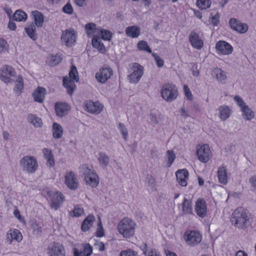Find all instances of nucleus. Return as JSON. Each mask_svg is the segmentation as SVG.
Masks as SVG:
<instances>
[{
	"label": "nucleus",
	"mask_w": 256,
	"mask_h": 256,
	"mask_svg": "<svg viewBox=\"0 0 256 256\" xmlns=\"http://www.w3.org/2000/svg\"><path fill=\"white\" fill-rule=\"evenodd\" d=\"M231 222L238 229H246L252 224V218L247 210L238 208L232 214Z\"/></svg>",
	"instance_id": "nucleus-1"
},
{
	"label": "nucleus",
	"mask_w": 256,
	"mask_h": 256,
	"mask_svg": "<svg viewBox=\"0 0 256 256\" xmlns=\"http://www.w3.org/2000/svg\"><path fill=\"white\" fill-rule=\"evenodd\" d=\"M136 226V224L133 220L124 218L118 223L117 229L124 238H128L134 234Z\"/></svg>",
	"instance_id": "nucleus-2"
},
{
	"label": "nucleus",
	"mask_w": 256,
	"mask_h": 256,
	"mask_svg": "<svg viewBox=\"0 0 256 256\" xmlns=\"http://www.w3.org/2000/svg\"><path fill=\"white\" fill-rule=\"evenodd\" d=\"M80 168L84 175V180L86 184L92 188L96 187L99 183V178L93 168L86 164H82Z\"/></svg>",
	"instance_id": "nucleus-3"
},
{
	"label": "nucleus",
	"mask_w": 256,
	"mask_h": 256,
	"mask_svg": "<svg viewBox=\"0 0 256 256\" xmlns=\"http://www.w3.org/2000/svg\"><path fill=\"white\" fill-rule=\"evenodd\" d=\"M160 94L164 100L172 102L176 99L178 95V92L175 84L167 82L162 86Z\"/></svg>",
	"instance_id": "nucleus-4"
},
{
	"label": "nucleus",
	"mask_w": 256,
	"mask_h": 256,
	"mask_svg": "<svg viewBox=\"0 0 256 256\" xmlns=\"http://www.w3.org/2000/svg\"><path fill=\"white\" fill-rule=\"evenodd\" d=\"M43 194L50 199V207L54 210H58L64 200V196L60 192L46 189L43 192Z\"/></svg>",
	"instance_id": "nucleus-5"
},
{
	"label": "nucleus",
	"mask_w": 256,
	"mask_h": 256,
	"mask_svg": "<svg viewBox=\"0 0 256 256\" xmlns=\"http://www.w3.org/2000/svg\"><path fill=\"white\" fill-rule=\"evenodd\" d=\"M20 165L23 171L30 174H34L38 168L36 158L31 156H24L20 161Z\"/></svg>",
	"instance_id": "nucleus-6"
},
{
	"label": "nucleus",
	"mask_w": 256,
	"mask_h": 256,
	"mask_svg": "<svg viewBox=\"0 0 256 256\" xmlns=\"http://www.w3.org/2000/svg\"><path fill=\"white\" fill-rule=\"evenodd\" d=\"M132 73L128 75V80L131 83L137 84L144 74V68L139 64L132 63L130 68Z\"/></svg>",
	"instance_id": "nucleus-7"
},
{
	"label": "nucleus",
	"mask_w": 256,
	"mask_h": 256,
	"mask_svg": "<svg viewBox=\"0 0 256 256\" xmlns=\"http://www.w3.org/2000/svg\"><path fill=\"white\" fill-rule=\"evenodd\" d=\"M76 34L72 28L63 30L61 35V40L62 44L68 47H72L76 42Z\"/></svg>",
	"instance_id": "nucleus-8"
},
{
	"label": "nucleus",
	"mask_w": 256,
	"mask_h": 256,
	"mask_svg": "<svg viewBox=\"0 0 256 256\" xmlns=\"http://www.w3.org/2000/svg\"><path fill=\"white\" fill-rule=\"evenodd\" d=\"M196 153L200 161L206 162L210 156L211 151L208 145H198Z\"/></svg>",
	"instance_id": "nucleus-9"
},
{
	"label": "nucleus",
	"mask_w": 256,
	"mask_h": 256,
	"mask_svg": "<svg viewBox=\"0 0 256 256\" xmlns=\"http://www.w3.org/2000/svg\"><path fill=\"white\" fill-rule=\"evenodd\" d=\"M47 254L48 256H64V248L60 244L53 242L48 246Z\"/></svg>",
	"instance_id": "nucleus-10"
},
{
	"label": "nucleus",
	"mask_w": 256,
	"mask_h": 256,
	"mask_svg": "<svg viewBox=\"0 0 256 256\" xmlns=\"http://www.w3.org/2000/svg\"><path fill=\"white\" fill-rule=\"evenodd\" d=\"M112 72L110 68H103L96 73L95 77L98 82L104 84L110 78Z\"/></svg>",
	"instance_id": "nucleus-11"
},
{
	"label": "nucleus",
	"mask_w": 256,
	"mask_h": 256,
	"mask_svg": "<svg viewBox=\"0 0 256 256\" xmlns=\"http://www.w3.org/2000/svg\"><path fill=\"white\" fill-rule=\"evenodd\" d=\"M184 239L188 244L196 245L199 244L202 240L200 234L196 231L186 232L184 235Z\"/></svg>",
	"instance_id": "nucleus-12"
},
{
	"label": "nucleus",
	"mask_w": 256,
	"mask_h": 256,
	"mask_svg": "<svg viewBox=\"0 0 256 256\" xmlns=\"http://www.w3.org/2000/svg\"><path fill=\"white\" fill-rule=\"evenodd\" d=\"M65 184L71 190H76L78 186V182L76 174L72 172H69L64 176Z\"/></svg>",
	"instance_id": "nucleus-13"
},
{
	"label": "nucleus",
	"mask_w": 256,
	"mask_h": 256,
	"mask_svg": "<svg viewBox=\"0 0 256 256\" xmlns=\"http://www.w3.org/2000/svg\"><path fill=\"white\" fill-rule=\"evenodd\" d=\"M216 48L219 52L225 55L232 54L233 50L232 46L228 42L223 40L218 42L216 44Z\"/></svg>",
	"instance_id": "nucleus-14"
},
{
	"label": "nucleus",
	"mask_w": 256,
	"mask_h": 256,
	"mask_svg": "<svg viewBox=\"0 0 256 256\" xmlns=\"http://www.w3.org/2000/svg\"><path fill=\"white\" fill-rule=\"evenodd\" d=\"M229 24L232 30L240 34H244L248 30V26L246 24L238 22L234 18H231L230 20Z\"/></svg>",
	"instance_id": "nucleus-15"
},
{
	"label": "nucleus",
	"mask_w": 256,
	"mask_h": 256,
	"mask_svg": "<svg viewBox=\"0 0 256 256\" xmlns=\"http://www.w3.org/2000/svg\"><path fill=\"white\" fill-rule=\"evenodd\" d=\"M103 106L98 102H94L90 100L86 104V110L92 114H99L102 110Z\"/></svg>",
	"instance_id": "nucleus-16"
},
{
	"label": "nucleus",
	"mask_w": 256,
	"mask_h": 256,
	"mask_svg": "<svg viewBox=\"0 0 256 256\" xmlns=\"http://www.w3.org/2000/svg\"><path fill=\"white\" fill-rule=\"evenodd\" d=\"M195 210L197 215L200 218H204L207 214L206 204L202 199H198L196 202Z\"/></svg>",
	"instance_id": "nucleus-17"
},
{
	"label": "nucleus",
	"mask_w": 256,
	"mask_h": 256,
	"mask_svg": "<svg viewBox=\"0 0 256 256\" xmlns=\"http://www.w3.org/2000/svg\"><path fill=\"white\" fill-rule=\"evenodd\" d=\"M56 114L58 116L62 117L66 115L70 110V106L66 102H56L54 106Z\"/></svg>",
	"instance_id": "nucleus-18"
},
{
	"label": "nucleus",
	"mask_w": 256,
	"mask_h": 256,
	"mask_svg": "<svg viewBox=\"0 0 256 256\" xmlns=\"http://www.w3.org/2000/svg\"><path fill=\"white\" fill-rule=\"evenodd\" d=\"M189 41L192 46L198 50H200L203 46L202 40L200 38L198 34L194 31L190 35Z\"/></svg>",
	"instance_id": "nucleus-19"
},
{
	"label": "nucleus",
	"mask_w": 256,
	"mask_h": 256,
	"mask_svg": "<svg viewBox=\"0 0 256 256\" xmlns=\"http://www.w3.org/2000/svg\"><path fill=\"white\" fill-rule=\"evenodd\" d=\"M176 176L178 183L182 186L187 185L186 180L188 178V172L186 169L180 170L176 172Z\"/></svg>",
	"instance_id": "nucleus-20"
},
{
	"label": "nucleus",
	"mask_w": 256,
	"mask_h": 256,
	"mask_svg": "<svg viewBox=\"0 0 256 256\" xmlns=\"http://www.w3.org/2000/svg\"><path fill=\"white\" fill-rule=\"evenodd\" d=\"M22 235L18 230H9L6 234V240L10 244L13 240L20 242L22 240Z\"/></svg>",
	"instance_id": "nucleus-21"
},
{
	"label": "nucleus",
	"mask_w": 256,
	"mask_h": 256,
	"mask_svg": "<svg viewBox=\"0 0 256 256\" xmlns=\"http://www.w3.org/2000/svg\"><path fill=\"white\" fill-rule=\"evenodd\" d=\"M92 46L98 49L99 52L104 54L106 50L104 44L102 42V38L97 34L93 36L92 39Z\"/></svg>",
	"instance_id": "nucleus-22"
},
{
	"label": "nucleus",
	"mask_w": 256,
	"mask_h": 256,
	"mask_svg": "<svg viewBox=\"0 0 256 256\" xmlns=\"http://www.w3.org/2000/svg\"><path fill=\"white\" fill-rule=\"evenodd\" d=\"M92 252V248L89 244L84 246L82 250H78V248H74V256H90Z\"/></svg>",
	"instance_id": "nucleus-23"
},
{
	"label": "nucleus",
	"mask_w": 256,
	"mask_h": 256,
	"mask_svg": "<svg viewBox=\"0 0 256 256\" xmlns=\"http://www.w3.org/2000/svg\"><path fill=\"white\" fill-rule=\"evenodd\" d=\"M46 90L44 88L38 87L32 93V96L36 102L42 103L45 97Z\"/></svg>",
	"instance_id": "nucleus-24"
},
{
	"label": "nucleus",
	"mask_w": 256,
	"mask_h": 256,
	"mask_svg": "<svg viewBox=\"0 0 256 256\" xmlns=\"http://www.w3.org/2000/svg\"><path fill=\"white\" fill-rule=\"evenodd\" d=\"M218 178L219 182L226 185L228 182V174L226 169L224 166H221L218 170Z\"/></svg>",
	"instance_id": "nucleus-25"
},
{
	"label": "nucleus",
	"mask_w": 256,
	"mask_h": 256,
	"mask_svg": "<svg viewBox=\"0 0 256 256\" xmlns=\"http://www.w3.org/2000/svg\"><path fill=\"white\" fill-rule=\"evenodd\" d=\"M74 82L68 77H64L63 78V85L67 89L68 92L70 95H72L76 86Z\"/></svg>",
	"instance_id": "nucleus-26"
},
{
	"label": "nucleus",
	"mask_w": 256,
	"mask_h": 256,
	"mask_svg": "<svg viewBox=\"0 0 256 256\" xmlns=\"http://www.w3.org/2000/svg\"><path fill=\"white\" fill-rule=\"evenodd\" d=\"M126 34L132 38H138L140 34V28L138 26H130L126 30Z\"/></svg>",
	"instance_id": "nucleus-27"
},
{
	"label": "nucleus",
	"mask_w": 256,
	"mask_h": 256,
	"mask_svg": "<svg viewBox=\"0 0 256 256\" xmlns=\"http://www.w3.org/2000/svg\"><path fill=\"white\" fill-rule=\"evenodd\" d=\"M94 220V217L92 215L88 216L82 222L81 228L83 232H86L92 226Z\"/></svg>",
	"instance_id": "nucleus-28"
},
{
	"label": "nucleus",
	"mask_w": 256,
	"mask_h": 256,
	"mask_svg": "<svg viewBox=\"0 0 256 256\" xmlns=\"http://www.w3.org/2000/svg\"><path fill=\"white\" fill-rule=\"evenodd\" d=\"M213 74H214L216 80L222 84H224L226 82L227 76L224 71L218 68H216L214 70Z\"/></svg>",
	"instance_id": "nucleus-29"
},
{
	"label": "nucleus",
	"mask_w": 256,
	"mask_h": 256,
	"mask_svg": "<svg viewBox=\"0 0 256 256\" xmlns=\"http://www.w3.org/2000/svg\"><path fill=\"white\" fill-rule=\"evenodd\" d=\"M218 111L219 118L222 120H226L231 114V110L227 106H220Z\"/></svg>",
	"instance_id": "nucleus-30"
},
{
	"label": "nucleus",
	"mask_w": 256,
	"mask_h": 256,
	"mask_svg": "<svg viewBox=\"0 0 256 256\" xmlns=\"http://www.w3.org/2000/svg\"><path fill=\"white\" fill-rule=\"evenodd\" d=\"M242 112V117L246 120H251L254 116V112L250 110L247 105H244L241 108Z\"/></svg>",
	"instance_id": "nucleus-31"
},
{
	"label": "nucleus",
	"mask_w": 256,
	"mask_h": 256,
	"mask_svg": "<svg viewBox=\"0 0 256 256\" xmlns=\"http://www.w3.org/2000/svg\"><path fill=\"white\" fill-rule=\"evenodd\" d=\"M32 14L34 16V24L38 27H42L44 22V16L42 12L34 10L32 12Z\"/></svg>",
	"instance_id": "nucleus-32"
},
{
	"label": "nucleus",
	"mask_w": 256,
	"mask_h": 256,
	"mask_svg": "<svg viewBox=\"0 0 256 256\" xmlns=\"http://www.w3.org/2000/svg\"><path fill=\"white\" fill-rule=\"evenodd\" d=\"M25 31L28 36L34 40L38 38L37 34L36 32V26L34 24L32 23L29 26L25 28Z\"/></svg>",
	"instance_id": "nucleus-33"
},
{
	"label": "nucleus",
	"mask_w": 256,
	"mask_h": 256,
	"mask_svg": "<svg viewBox=\"0 0 256 256\" xmlns=\"http://www.w3.org/2000/svg\"><path fill=\"white\" fill-rule=\"evenodd\" d=\"M28 120L36 128L40 127L42 124L41 118L35 114H29L28 116Z\"/></svg>",
	"instance_id": "nucleus-34"
},
{
	"label": "nucleus",
	"mask_w": 256,
	"mask_h": 256,
	"mask_svg": "<svg viewBox=\"0 0 256 256\" xmlns=\"http://www.w3.org/2000/svg\"><path fill=\"white\" fill-rule=\"evenodd\" d=\"M182 206L184 214H191L192 212V208L190 200L184 198Z\"/></svg>",
	"instance_id": "nucleus-35"
},
{
	"label": "nucleus",
	"mask_w": 256,
	"mask_h": 256,
	"mask_svg": "<svg viewBox=\"0 0 256 256\" xmlns=\"http://www.w3.org/2000/svg\"><path fill=\"white\" fill-rule=\"evenodd\" d=\"M27 19V14L22 10H17L12 16V20L16 21H26Z\"/></svg>",
	"instance_id": "nucleus-36"
},
{
	"label": "nucleus",
	"mask_w": 256,
	"mask_h": 256,
	"mask_svg": "<svg viewBox=\"0 0 256 256\" xmlns=\"http://www.w3.org/2000/svg\"><path fill=\"white\" fill-rule=\"evenodd\" d=\"M24 88V82L22 76H18L15 82V86L14 88V90L18 94H20L22 90Z\"/></svg>",
	"instance_id": "nucleus-37"
},
{
	"label": "nucleus",
	"mask_w": 256,
	"mask_h": 256,
	"mask_svg": "<svg viewBox=\"0 0 256 256\" xmlns=\"http://www.w3.org/2000/svg\"><path fill=\"white\" fill-rule=\"evenodd\" d=\"M53 136L54 138H60L62 134V126L56 122L53 124Z\"/></svg>",
	"instance_id": "nucleus-38"
},
{
	"label": "nucleus",
	"mask_w": 256,
	"mask_h": 256,
	"mask_svg": "<svg viewBox=\"0 0 256 256\" xmlns=\"http://www.w3.org/2000/svg\"><path fill=\"white\" fill-rule=\"evenodd\" d=\"M0 70L2 74L10 76H16V72L14 68L10 66H3Z\"/></svg>",
	"instance_id": "nucleus-39"
},
{
	"label": "nucleus",
	"mask_w": 256,
	"mask_h": 256,
	"mask_svg": "<svg viewBox=\"0 0 256 256\" xmlns=\"http://www.w3.org/2000/svg\"><path fill=\"white\" fill-rule=\"evenodd\" d=\"M96 24L92 22L88 23L85 26V30L88 36H94L96 32Z\"/></svg>",
	"instance_id": "nucleus-40"
},
{
	"label": "nucleus",
	"mask_w": 256,
	"mask_h": 256,
	"mask_svg": "<svg viewBox=\"0 0 256 256\" xmlns=\"http://www.w3.org/2000/svg\"><path fill=\"white\" fill-rule=\"evenodd\" d=\"M70 79L76 82H78L79 77L78 75V72L75 66L72 65L71 66L70 72H69Z\"/></svg>",
	"instance_id": "nucleus-41"
},
{
	"label": "nucleus",
	"mask_w": 256,
	"mask_h": 256,
	"mask_svg": "<svg viewBox=\"0 0 256 256\" xmlns=\"http://www.w3.org/2000/svg\"><path fill=\"white\" fill-rule=\"evenodd\" d=\"M30 227L34 234L38 235L42 234V227L36 221L31 222Z\"/></svg>",
	"instance_id": "nucleus-42"
},
{
	"label": "nucleus",
	"mask_w": 256,
	"mask_h": 256,
	"mask_svg": "<svg viewBox=\"0 0 256 256\" xmlns=\"http://www.w3.org/2000/svg\"><path fill=\"white\" fill-rule=\"evenodd\" d=\"M84 214V210L83 208L80 207L79 206H74L73 210L70 212V216L72 217L80 216Z\"/></svg>",
	"instance_id": "nucleus-43"
},
{
	"label": "nucleus",
	"mask_w": 256,
	"mask_h": 256,
	"mask_svg": "<svg viewBox=\"0 0 256 256\" xmlns=\"http://www.w3.org/2000/svg\"><path fill=\"white\" fill-rule=\"evenodd\" d=\"M98 160L100 164L104 167H106L109 164V157L104 153L100 154Z\"/></svg>",
	"instance_id": "nucleus-44"
},
{
	"label": "nucleus",
	"mask_w": 256,
	"mask_h": 256,
	"mask_svg": "<svg viewBox=\"0 0 256 256\" xmlns=\"http://www.w3.org/2000/svg\"><path fill=\"white\" fill-rule=\"evenodd\" d=\"M167 160L166 166L168 168L170 166L174 159L176 158V156L174 152L172 150H168L166 152Z\"/></svg>",
	"instance_id": "nucleus-45"
},
{
	"label": "nucleus",
	"mask_w": 256,
	"mask_h": 256,
	"mask_svg": "<svg viewBox=\"0 0 256 256\" xmlns=\"http://www.w3.org/2000/svg\"><path fill=\"white\" fill-rule=\"evenodd\" d=\"M138 48L140 50H143L152 53V50L148 46L147 42L144 40H140L138 44Z\"/></svg>",
	"instance_id": "nucleus-46"
},
{
	"label": "nucleus",
	"mask_w": 256,
	"mask_h": 256,
	"mask_svg": "<svg viewBox=\"0 0 256 256\" xmlns=\"http://www.w3.org/2000/svg\"><path fill=\"white\" fill-rule=\"evenodd\" d=\"M196 4L200 8L204 10L210 7L211 2L210 0H198Z\"/></svg>",
	"instance_id": "nucleus-47"
},
{
	"label": "nucleus",
	"mask_w": 256,
	"mask_h": 256,
	"mask_svg": "<svg viewBox=\"0 0 256 256\" xmlns=\"http://www.w3.org/2000/svg\"><path fill=\"white\" fill-rule=\"evenodd\" d=\"M62 61V58L60 55L56 54V56H50L49 60V64L50 66H54Z\"/></svg>",
	"instance_id": "nucleus-48"
},
{
	"label": "nucleus",
	"mask_w": 256,
	"mask_h": 256,
	"mask_svg": "<svg viewBox=\"0 0 256 256\" xmlns=\"http://www.w3.org/2000/svg\"><path fill=\"white\" fill-rule=\"evenodd\" d=\"M102 39L106 40H110L112 36V33L108 30H100Z\"/></svg>",
	"instance_id": "nucleus-49"
},
{
	"label": "nucleus",
	"mask_w": 256,
	"mask_h": 256,
	"mask_svg": "<svg viewBox=\"0 0 256 256\" xmlns=\"http://www.w3.org/2000/svg\"><path fill=\"white\" fill-rule=\"evenodd\" d=\"M8 44L7 42L2 38H0V54L8 51Z\"/></svg>",
	"instance_id": "nucleus-50"
},
{
	"label": "nucleus",
	"mask_w": 256,
	"mask_h": 256,
	"mask_svg": "<svg viewBox=\"0 0 256 256\" xmlns=\"http://www.w3.org/2000/svg\"><path fill=\"white\" fill-rule=\"evenodd\" d=\"M152 55L156 62L157 66L158 68H162V66H163L164 64V60L162 58H161L160 57V56L156 53H153Z\"/></svg>",
	"instance_id": "nucleus-51"
},
{
	"label": "nucleus",
	"mask_w": 256,
	"mask_h": 256,
	"mask_svg": "<svg viewBox=\"0 0 256 256\" xmlns=\"http://www.w3.org/2000/svg\"><path fill=\"white\" fill-rule=\"evenodd\" d=\"M62 10L64 12L71 14L73 12V8L72 5L70 3L66 4L62 8Z\"/></svg>",
	"instance_id": "nucleus-52"
},
{
	"label": "nucleus",
	"mask_w": 256,
	"mask_h": 256,
	"mask_svg": "<svg viewBox=\"0 0 256 256\" xmlns=\"http://www.w3.org/2000/svg\"><path fill=\"white\" fill-rule=\"evenodd\" d=\"M184 90L185 95H186V97L187 98L190 100H192V92H191L189 88L186 84H184Z\"/></svg>",
	"instance_id": "nucleus-53"
},
{
	"label": "nucleus",
	"mask_w": 256,
	"mask_h": 256,
	"mask_svg": "<svg viewBox=\"0 0 256 256\" xmlns=\"http://www.w3.org/2000/svg\"><path fill=\"white\" fill-rule=\"evenodd\" d=\"M8 75H6L4 74H0V80L2 81L3 82H4V83H11V82H14V80L10 78V76H8Z\"/></svg>",
	"instance_id": "nucleus-54"
},
{
	"label": "nucleus",
	"mask_w": 256,
	"mask_h": 256,
	"mask_svg": "<svg viewBox=\"0 0 256 256\" xmlns=\"http://www.w3.org/2000/svg\"><path fill=\"white\" fill-rule=\"evenodd\" d=\"M120 256H137V253L131 250L122 251Z\"/></svg>",
	"instance_id": "nucleus-55"
},
{
	"label": "nucleus",
	"mask_w": 256,
	"mask_h": 256,
	"mask_svg": "<svg viewBox=\"0 0 256 256\" xmlns=\"http://www.w3.org/2000/svg\"><path fill=\"white\" fill-rule=\"evenodd\" d=\"M220 14L217 12L214 16L211 18V22L214 26H218L220 22Z\"/></svg>",
	"instance_id": "nucleus-56"
},
{
	"label": "nucleus",
	"mask_w": 256,
	"mask_h": 256,
	"mask_svg": "<svg viewBox=\"0 0 256 256\" xmlns=\"http://www.w3.org/2000/svg\"><path fill=\"white\" fill-rule=\"evenodd\" d=\"M14 214L20 222L24 224L26 223L24 218L20 215V212L18 209H16L14 210Z\"/></svg>",
	"instance_id": "nucleus-57"
},
{
	"label": "nucleus",
	"mask_w": 256,
	"mask_h": 256,
	"mask_svg": "<svg viewBox=\"0 0 256 256\" xmlns=\"http://www.w3.org/2000/svg\"><path fill=\"white\" fill-rule=\"evenodd\" d=\"M234 100L242 108V106H244V105H246V103L242 100V98L239 96H236L234 98Z\"/></svg>",
	"instance_id": "nucleus-58"
},
{
	"label": "nucleus",
	"mask_w": 256,
	"mask_h": 256,
	"mask_svg": "<svg viewBox=\"0 0 256 256\" xmlns=\"http://www.w3.org/2000/svg\"><path fill=\"white\" fill-rule=\"evenodd\" d=\"M94 246L96 248L98 249L100 251H103L104 250V245L102 242L96 240L94 243Z\"/></svg>",
	"instance_id": "nucleus-59"
},
{
	"label": "nucleus",
	"mask_w": 256,
	"mask_h": 256,
	"mask_svg": "<svg viewBox=\"0 0 256 256\" xmlns=\"http://www.w3.org/2000/svg\"><path fill=\"white\" fill-rule=\"evenodd\" d=\"M119 128H120L122 134L124 136V138L126 139V136H128L127 129L126 128L125 126L121 123L119 124Z\"/></svg>",
	"instance_id": "nucleus-60"
},
{
	"label": "nucleus",
	"mask_w": 256,
	"mask_h": 256,
	"mask_svg": "<svg viewBox=\"0 0 256 256\" xmlns=\"http://www.w3.org/2000/svg\"><path fill=\"white\" fill-rule=\"evenodd\" d=\"M249 182L252 187L256 190V175L252 176L249 178Z\"/></svg>",
	"instance_id": "nucleus-61"
},
{
	"label": "nucleus",
	"mask_w": 256,
	"mask_h": 256,
	"mask_svg": "<svg viewBox=\"0 0 256 256\" xmlns=\"http://www.w3.org/2000/svg\"><path fill=\"white\" fill-rule=\"evenodd\" d=\"M47 160L46 164L50 167H52L54 166L55 162L53 156L48 157Z\"/></svg>",
	"instance_id": "nucleus-62"
},
{
	"label": "nucleus",
	"mask_w": 256,
	"mask_h": 256,
	"mask_svg": "<svg viewBox=\"0 0 256 256\" xmlns=\"http://www.w3.org/2000/svg\"><path fill=\"white\" fill-rule=\"evenodd\" d=\"M197 66L194 64L192 68V72L193 76H198L200 75V72L199 70L197 69L196 68Z\"/></svg>",
	"instance_id": "nucleus-63"
},
{
	"label": "nucleus",
	"mask_w": 256,
	"mask_h": 256,
	"mask_svg": "<svg viewBox=\"0 0 256 256\" xmlns=\"http://www.w3.org/2000/svg\"><path fill=\"white\" fill-rule=\"evenodd\" d=\"M43 152L44 154V158H46L52 156L51 151L49 150L48 149H46V148L44 149Z\"/></svg>",
	"instance_id": "nucleus-64"
}]
</instances>
